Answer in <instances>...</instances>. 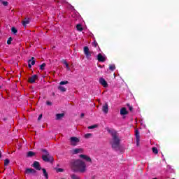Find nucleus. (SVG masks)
<instances>
[{
    "label": "nucleus",
    "instance_id": "f257e3e1",
    "mask_svg": "<svg viewBox=\"0 0 179 179\" xmlns=\"http://www.w3.org/2000/svg\"><path fill=\"white\" fill-rule=\"evenodd\" d=\"M71 166L74 171H77L78 173H86V171H87V166L86 165V162L82 159L74 160L71 163Z\"/></svg>",
    "mask_w": 179,
    "mask_h": 179
},
{
    "label": "nucleus",
    "instance_id": "f03ea898",
    "mask_svg": "<svg viewBox=\"0 0 179 179\" xmlns=\"http://www.w3.org/2000/svg\"><path fill=\"white\" fill-rule=\"evenodd\" d=\"M106 131L112 136V140L110 141L112 148H113V149H117L120 146V138H118V134H117L115 130L108 128L106 129Z\"/></svg>",
    "mask_w": 179,
    "mask_h": 179
},
{
    "label": "nucleus",
    "instance_id": "7ed1b4c3",
    "mask_svg": "<svg viewBox=\"0 0 179 179\" xmlns=\"http://www.w3.org/2000/svg\"><path fill=\"white\" fill-rule=\"evenodd\" d=\"M42 152H43V155H42L43 161L52 163V162L54 160L52 156L50 155L48 152L45 150H42Z\"/></svg>",
    "mask_w": 179,
    "mask_h": 179
},
{
    "label": "nucleus",
    "instance_id": "20e7f679",
    "mask_svg": "<svg viewBox=\"0 0 179 179\" xmlns=\"http://www.w3.org/2000/svg\"><path fill=\"white\" fill-rule=\"evenodd\" d=\"M136 146L139 148L141 146V133L138 129L135 130Z\"/></svg>",
    "mask_w": 179,
    "mask_h": 179
},
{
    "label": "nucleus",
    "instance_id": "39448f33",
    "mask_svg": "<svg viewBox=\"0 0 179 179\" xmlns=\"http://www.w3.org/2000/svg\"><path fill=\"white\" fill-rule=\"evenodd\" d=\"M84 54L87 59H90V57H92V52H90V50L87 46L84 47Z\"/></svg>",
    "mask_w": 179,
    "mask_h": 179
},
{
    "label": "nucleus",
    "instance_id": "423d86ee",
    "mask_svg": "<svg viewBox=\"0 0 179 179\" xmlns=\"http://www.w3.org/2000/svg\"><path fill=\"white\" fill-rule=\"evenodd\" d=\"M70 142L72 146H76V145H78V143L80 142V140H79V138H78L77 137H71L70 138Z\"/></svg>",
    "mask_w": 179,
    "mask_h": 179
},
{
    "label": "nucleus",
    "instance_id": "0eeeda50",
    "mask_svg": "<svg viewBox=\"0 0 179 179\" xmlns=\"http://www.w3.org/2000/svg\"><path fill=\"white\" fill-rule=\"evenodd\" d=\"M80 159H83V160H85L87 163H92V158L86 155H80Z\"/></svg>",
    "mask_w": 179,
    "mask_h": 179
},
{
    "label": "nucleus",
    "instance_id": "6e6552de",
    "mask_svg": "<svg viewBox=\"0 0 179 179\" xmlns=\"http://www.w3.org/2000/svg\"><path fill=\"white\" fill-rule=\"evenodd\" d=\"M84 150L83 148H75L71 150L72 155H79L80 153H83Z\"/></svg>",
    "mask_w": 179,
    "mask_h": 179
},
{
    "label": "nucleus",
    "instance_id": "1a4fd4ad",
    "mask_svg": "<svg viewBox=\"0 0 179 179\" xmlns=\"http://www.w3.org/2000/svg\"><path fill=\"white\" fill-rule=\"evenodd\" d=\"M37 79H38V76L37 75H34L29 78V83H34Z\"/></svg>",
    "mask_w": 179,
    "mask_h": 179
},
{
    "label": "nucleus",
    "instance_id": "9d476101",
    "mask_svg": "<svg viewBox=\"0 0 179 179\" xmlns=\"http://www.w3.org/2000/svg\"><path fill=\"white\" fill-rule=\"evenodd\" d=\"M99 83L103 86V87H107L108 86V84L107 83V81L103 78H101L99 79Z\"/></svg>",
    "mask_w": 179,
    "mask_h": 179
},
{
    "label": "nucleus",
    "instance_id": "9b49d317",
    "mask_svg": "<svg viewBox=\"0 0 179 179\" xmlns=\"http://www.w3.org/2000/svg\"><path fill=\"white\" fill-rule=\"evenodd\" d=\"M97 59L99 62H104L106 61V57H104L101 53L98 54Z\"/></svg>",
    "mask_w": 179,
    "mask_h": 179
},
{
    "label": "nucleus",
    "instance_id": "f8f14e48",
    "mask_svg": "<svg viewBox=\"0 0 179 179\" xmlns=\"http://www.w3.org/2000/svg\"><path fill=\"white\" fill-rule=\"evenodd\" d=\"M34 64H36V60H34V57H31V59L28 60L29 68H31V65H34Z\"/></svg>",
    "mask_w": 179,
    "mask_h": 179
},
{
    "label": "nucleus",
    "instance_id": "ddd939ff",
    "mask_svg": "<svg viewBox=\"0 0 179 179\" xmlns=\"http://www.w3.org/2000/svg\"><path fill=\"white\" fill-rule=\"evenodd\" d=\"M102 110L105 114H107V113H108V104L107 103L103 104L102 106Z\"/></svg>",
    "mask_w": 179,
    "mask_h": 179
},
{
    "label": "nucleus",
    "instance_id": "4468645a",
    "mask_svg": "<svg viewBox=\"0 0 179 179\" xmlns=\"http://www.w3.org/2000/svg\"><path fill=\"white\" fill-rule=\"evenodd\" d=\"M29 23H30V20L29 18H25L22 21V25L24 26V27H27V24H29Z\"/></svg>",
    "mask_w": 179,
    "mask_h": 179
},
{
    "label": "nucleus",
    "instance_id": "2eb2a0df",
    "mask_svg": "<svg viewBox=\"0 0 179 179\" xmlns=\"http://www.w3.org/2000/svg\"><path fill=\"white\" fill-rule=\"evenodd\" d=\"M34 167L36 170H41V167L40 166V163H38V162H34Z\"/></svg>",
    "mask_w": 179,
    "mask_h": 179
},
{
    "label": "nucleus",
    "instance_id": "dca6fc26",
    "mask_svg": "<svg viewBox=\"0 0 179 179\" xmlns=\"http://www.w3.org/2000/svg\"><path fill=\"white\" fill-rule=\"evenodd\" d=\"M127 114H128V110H127V108H122L120 109V115H127Z\"/></svg>",
    "mask_w": 179,
    "mask_h": 179
},
{
    "label": "nucleus",
    "instance_id": "f3484780",
    "mask_svg": "<svg viewBox=\"0 0 179 179\" xmlns=\"http://www.w3.org/2000/svg\"><path fill=\"white\" fill-rule=\"evenodd\" d=\"M34 173H36V170L33 169H27L26 170V173L27 174H34Z\"/></svg>",
    "mask_w": 179,
    "mask_h": 179
},
{
    "label": "nucleus",
    "instance_id": "a211bd4d",
    "mask_svg": "<svg viewBox=\"0 0 179 179\" xmlns=\"http://www.w3.org/2000/svg\"><path fill=\"white\" fill-rule=\"evenodd\" d=\"M64 115H65L64 113H58L56 115V120H61L64 118Z\"/></svg>",
    "mask_w": 179,
    "mask_h": 179
},
{
    "label": "nucleus",
    "instance_id": "6ab92c4d",
    "mask_svg": "<svg viewBox=\"0 0 179 179\" xmlns=\"http://www.w3.org/2000/svg\"><path fill=\"white\" fill-rule=\"evenodd\" d=\"M35 155H36V153L34 152L29 151L27 153V157H33V156H34Z\"/></svg>",
    "mask_w": 179,
    "mask_h": 179
},
{
    "label": "nucleus",
    "instance_id": "aec40b11",
    "mask_svg": "<svg viewBox=\"0 0 179 179\" xmlns=\"http://www.w3.org/2000/svg\"><path fill=\"white\" fill-rule=\"evenodd\" d=\"M42 171L43 173L44 177H45L46 179H48V173H47L45 169H42Z\"/></svg>",
    "mask_w": 179,
    "mask_h": 179
},
{
    "label": "nucleus",
    "instance_id": "412c9836",
    "mask_svg": "<svg viewBox=\"0 0 179 179\" xmlns=\"http://www.w3.org/2000/svg\"><path fill=\"white\" fill-rule=\"evenodd\" d=\"M71 179H80V177H79V176L73 173L71 175Z\"/></svg>",
    "mask_w": 179,
    "mask_h": 179
},
{
    "label": "nucleus",
    "instance_id": "4be33fe9",
    "mask_svg": "<svg viewBox=\"0 0 179 179\" xmlns=\"http://www.w3.org/2000/svg\"><path fill=\"white\" fill-rule=\"evenodd\" d=\"M76 29L78 31H82V30H83V28L82 27V24H77Z\"/></svg>",
    "mask_w": 179,
    "mask_h": 179
},
{
    "label": "nucleus",
    "instance_id": "5701e85b",
    "mask_svg": "<svg viewBox=\"0 0 179 179\" xmlns=\"http://www.w3.org/2000/svg\"><path fill=\"white\" fill-rule=\"evenodd\" d=\"M58 90H60V92H66V88L62 86H59Z\"/></svg>",
    "mask_w": 179,
    "mask_h": 179
},
{
    "label": "nucleus",
    "instance_id": "b1692460",
    "mask_svg": "<svg viewBox=\"0 0 179 179\" xmlns=\"http://www.w3.org/2000/svg\"><path fill=\"white\" fill-rule=\"evenodd\" d=\"M64 64L66 66L67 71H71V68H69V64H68V62H66V61H64Z\"/></svg>",
    "mask_w": 179,
    "mask_h": 179
},
{
    "label": "nucleus",
    "instance_id": "393cba45",
    "mask_svg": "<svg viewBox=\"0 0 179 179\" xmlns=\"http://www.w3.org/2000/svg\"><path fill=\"white\" fill-rule=\"evenodd\" d=\"M152 152L155 154V155H157V153H159V150H157V148L156 147H153L152 148Z\"/></svg>",
    "mask_w": 179,
    "mask_h": 179
},
{
    "label": "nucleus",
    "instance_id": "a878e982",
    "mask_svg": "<svg viewBox=\"0 0 179 179\" xmlns=\"http://www.w3.org/2000/svg\"><path fill=\"white\" fill-rule=\"evenodd\" d=\"M92 135H93V134H90V133L86 134L85 135V138L86 139H89V138H92Z\"/></svg>",
    "mask_w": 179,
    "mask_h": 179
},
{
    "label": "nucleus",
    "instance_id": "bb28decb",
    "mask_svg": "<svg viewBox=\"0 0 179 179\" xmlns=\"http://www.w3.org/2000/svg\"><path fill=\"white\" fill-rule=\"evenodd\" d=\"M109 69H110V71H114V70L115 69V65H114V64H110V65L109 66Z\"/></svg>",
    "mask_w": 179,
    "mask_h": 179
},
{
    "label": "nucleus",
    "instance_id": "cd10ccee",
    "mask_svg": "<svg viewBox=\"0 0 179 179\" xmlns=\"http://www.w3.org/2000/svg\"><path fill=\"white\" fill-rule=\"evenodd\" d=\"M11 31L14 34H16V33H17V30L16 29V28H15V27H13L11 28Z\"/></svg>",
    "mask_w": 179,
    "mask_h": 179
},
{
    "label": "nucleus",
    "instance_id": "c85d7f7f",
    "mask_svg": "<svg viewBox=\"0 0 179 179\" xmlns=\"http://www.w3.org/2000/svg\"><path fill=\"white\" fill-rule=\"evenodd\" d=\"M45 63H43V64H42L41 65V66H40V69L41 70V71H44V68H45Z\"/></svg>",
    "mask_w": 179,
    "mask_h": 179
},
{
    "label": "nucleus",
    "instance_id": "c756f323",
    "mask_svg": "<svg viewBox=\"0 0 179 179\" xmlns=\"http://www.w3.org/2000/svg\"><path fill=\"white\" fill-rule=\"evenodd\" d=\"M139 122H140V124H141V125L142 126V127H145V122H143V119H141L140 120H139Z\"/></svg>",
    "mask_w": 179,
    "mask_h": 179
},
{
    "label": "nucleus",
    "instance_id": "7c9ffc66",
    "mask_svg": "<svg viewBox=\"0 0 179 179\" xmlns=\"http://www.w3.org/2000/svg\"><path fill=\"white\" fill-rule=\"evenodd\" d=\"M136 110H137L136 114H138L139 117H141V115H140L141 109H139V107L136 106Z\"/></svg>",
    "mask_w": 179,
    "mask_h": 179
},
{
    "label": "nucleus",
    "instance_id": "2f4dec72",
    "mask_svg": "<svg viewBox=\"0 0 179 179\" xmlns=\"http://www.w3.org/2000/svg\"><path fill=\"white\" fill-rule=\"evenodd\" d=\"M9 162H10L9 159H5L4 166H8V164H9Z\"/></svg>",
    "mask_w": 179,
    "mask_h": 179
},
{
    "label": "nucleus",
    "instance_id": "473e14b6",
    "mask_svg": "<svg viewBox=\"0 0 179 179\" xmlns=\"http://www.w3.org/2000/svg\"><path fill=\"white\" fill-rule=\"evenodd\" d=\"M96 127H97L96 125H92V126L88 127V129H94V128H96Z\"/></svg>",
    "mask_w": 179,
    "mask_h": 179
},
{
    "label": "nucleus",
    "instance_id": "72a5a7b5",
    "mask_svg": "<svg viewBox=\"0 0 179 179\" xmlns=\"http://www.w3.org/2000/svg\"><path fill=\"white\" fill-rule=\"evenodd\" d=\"M59 85H68V81H62L60 82Z\"/></svg>",
    "mask_w": 179,
    "mask_h": 179
},
{
    "label": "nucleus",
    "instance_id": "f704fd0d",
    "mask_svg": "<svg viewBox=\"0 0 179 179\" xmlns=\"http://www.w3.org/2000/svg\"><path fill=\"white\" fill-rule=\"evenodd\" d=\"M12 43V38H9V39L7 41V44H10Z\"/></svg>",
    "mask_w": 179,
    "mask_h": 179
},
{
    "label": "nucleus",
    "instance_id": "c9c22d12",
    "mask_svg": "<svg viewBox=\"0 0 179 179\" xmlns=\"http://www.w3.org/2000/svg\"><path fill=\"white\" fill-rule=\"evenodd\" d=\"M2 3L4 6H8V1H3Z\"/></svg>",
    "mask_w": 179,
    "mask_h": 179
},
{
    "label": "nucleus",
    "instance_id": "e433bc0d",
    "mask_svg": "<svg viewBox=\"0 0 179 179\" xmlns=\"http://www.w3.org/2000/svg\"><path fill=\"white\" fill-rule=\"evenodd\" d=\"M93 46L94 47H97V42H94L93 43Z\"/></svg>",
    "mask_w": 179,
    "mask_h": 179
},
{
    "label": "nucleus",
    "instance_id": "4c0bfd02",
    "mask_svg": "<svg viewBox=\"0 0 179 179\" xmlns=\"http://www.w3.org/2000/svg\"><path fill=\"white\" fill-rule=\"evenodd\" d=\"M128 107H129V110L130 111H132V106L128 105Z\"/></svg>",
    "mask_w": 179,
    "mask_h": 179
},
{
    "label": "nucleus",
    "instance_id": "58836bf2",
    "mask_svg": "<svg viewBox=\"0 0 179 179\" xmlns=\"http://www.w3.org/2000/svg\"><path fill=\"white\" fill-rule=\"evenodd\" d=\"M43 118V115H40L39 117H38V120H40Z\"/></svg>",
    "mask_w": 179,
    "mask_h": 179
},
{
    "label": "nucleus",
    "instance_id": "ea45409f",
    "mask_svg": "<svg viewBox=\"0 0 179 179\" xmlns=\"http://www.w3.org/2000/svg\"><path fill=\"white\" fill-rule=\"evenodd\" d=\"M51 104H52V103H51L50 101H47V105H48V106H51Z\"/></svg>",
    "mask_w": 179,
    "mask_h": 179
},
{
    "label": "nucleus",
    "instance_id": "a19ab883",
    "mask_svg": "<svg viewBox=\"0 0 179 179\" xmlns=\"http://www.w3.org/2000/svg\"><path fill=\"white\" fill-rule=\"evenodd\" d=\"M81 118H83V117H85V113H81Z\"/></svg>",
    "mask_w": 179,
    "mask_h": 179
},
{
    "label": "nucleus",
    "instance_id": "79ce46f5",
    "mask_svg": "<svg viewBox=\"0 0 179 179\" xmlns=\"http://www.w3.org/2000/svg\"><path fill=\"white\" fill-rule=\"evenodd\" d=\"M2 157V152L0 151V159Z\"/></svg>",
    "mask_w": 179,
    "mask_h": 179
},
{
    "label": "nucleus",
    "instance_id": "37998d69",
    "mask_svg": "<svg viewBox=\"0 0 179 179\" xmlns=\"http://www.w3.org/2000/svg\"><path fill=\"white\" fill-rule=\"evenodd\" d=\"M135 124H138V120H136V118L135 120Z\"/></svg>",
    "mask_w": 179,
    "mask_h": 179
},
{
    "label": "nucleus",
    "instance_id": "c03bdc74",
    "mask_svg": "<svg viewBox=\"0 0 179 179\" xmlns=\"http://www.w3.org/2000/svg\"><path fill=\"white\" fill-rule=\"evenodd\" d=\"M58 171H63L62 169H59Z\"/></svg>",
    "mask_w": 179,
    "mask_h": 179
},
{
    "label": "nucleus",
    "instance_id": "a18cd8bd",
    "mask_svg": "<svg viewBox=\"0 0 179 179\" xmlns=\"http://www.w3.org/2000/svg\"><path fill=\"white\" fill-rule=\"evenodd\" d=\"M167 167H168V169H170V166H168Z\"/></svg>",
    "mask_w": 179,
    "mask_h": 179
},
{
    "label": "nucleus",
    "instance_id": "49530a36",
    "mask_svg": "<svg viewBox=\"0 0 179 179\" xmlns=\"http://www.w3.org/2000/svg\"><path fill=\"white\" fill-rule=\"evenodd\" d=\"M153 179H157V178H153Z\"/></svg>",
    "mask_w": 179,
    "mask_h": 179
}]
</instances>
